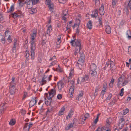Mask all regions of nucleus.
Returning a JSON list of instances; mask_svg holds the SVG:
<instances>
[{
	"mask_svg": "<svg viewBox=\"0 0 131 131\" xmlns=\"http://www.w3.org/2000/svg\"><path fill=\"white\" fill-rule=\"evenodd\" d=\"M73 37V40H71L70 43L72 46H73L74 47H75V51L74 52V54L76 55L77 54L79 53L80 54V51L81 50L82 48L80 40H76L75 36H74Z\"/></svg>",
	"mask_w": 131,
	"mask_h": 131,
	"instance_id": "1",
	"label": "nucleus"
},
{
	"mask_svg": "<svg viewBox=\"0 0 131 131\" xmlns=\"http://www.w3.org/2000/svg\"><path fill=\"white\" fill-rule=\"evenodd\" d=\"M106 124L104 126L100 127H99L95 131H111V122L108 119H107L106 121Z\"/></svg>",
	"mask_w": 131,
	"mask_h": 131,
	"instance_id": "2",
	"label": "nucleus"
},
{
	"mask_svg": "<svg viewBox=\"0 0 131 131\" xmlns=\"http://www.w3.org/2000/svg\"><path fill=\"white\" fill-rule=\"evenodd\" d=\"M34 40H32L31 41V58L32 59H33L34 58L35 52L34 51L36 49L35 45V44Z\"/></svg>",
	"mask_w": 131,
	"mask_h": 131,
	"instance_id": "3",
	"label": "nucleus"
},
{
	"mask_svg": "<svg viewBox=\"0 0 131 131\" xmlns=\"http://www.w3.org/2000/svg\"><path fill=\"white\" fill-rule=\"evenodd\" d=\"M54 89H51L50 91H48V93H45V94L46 97H49V98H52L56 94V91Z\"/></svg>",
	"mask_w": 131,
	"mask_h": 131,
	"instance_id": "4",
	"label": "nucleus"
},
{
	"mask_svg": "<svg viewBox=\"0 0 131 131\" xmlns=\"http://www.w3.org/2000/svg\"><path fill=\"white\" fill-rule=\"evenodd\" d=\"M125 77H124V76H121L118 78V84H117V86L118 87H121V83H120V82H123L124 80H125Z\"/></svg>",
	"mask_w": 131,
	"mask_h": 131,
	"instance_id": "5",
	"label": "nucleus"
},
{
	"mask_svg": "<svg viewBox=\"0 0 131 131\" xmlns=\"http://www.w3.org/2000/svg\"><path fill=\"white\" fill-rule=\"evenodd\" d=\"M37 100L36 99V98L34 97L32 99V100L29 102V106L31 107L33 106L35 104H36L37 102Z\"/></svg>",
	"mask_w": 131,
	"mask_h": 131,
	"instance_id": "6",
	"label": "nucleus"
},
{
	"mask_svg": "<svg viewBox=\"0 0 131 131\" xmlns=\"http://www.w3.org/2000/svg\"><path fill=\"white\" fill-rule=\"evenodd\" d=\"M27 3V8L28 9H30L31 8L34 4L29 0H26L24 3Z\"/></svg>",
	"mask_w": 131,
	"mask_h": 131,
	"instance_id": "7",
	"label": "nucleus"
},
{
	"mask_svg": "<svg viewBox=\"0 0 131 131\" xmlns=\"http://www.w3.org/2000/svg\"><path fill=\"white\" fill-rule=\"evenodd\" d=\"M21 12L20 11H19L18 12H15L12 14V16L14 18H16L18 17H20L21 15L20 14Z\"/></svg>",
	"mask_w": 131,
	"mask_h": 131,
	"instance_id": "8",
	"label": "nucleus"
},
{
	"mask_svg": "<svg viewBox=\"0 0 131 131\" xmlns=\"http://www.w3.org/2000/svg\"><path fill=\"white\" fill-rule=\"evenodd\" d=\"M15 89L14 85H10L9 88V93L11 95L14 94L15 92Z\"/></svg>",
	"mask_w": 131,
	"mask_h": 131,
	"instance_id": "9",
	"label": "nucleus"
},
{
	"mask_svg": "<svg viewBox=\"0 0 131 131\" xmlns=\"http://www.w3.org/2000/svg\"><path fill=\"white\" fill-rule=\"evenodd\" d=\"M108 64H109L110 67V69H112L113 70L115 69V67L114 63L112 61L110 60L108 61Z\"/></svg>",
	"mask_w": 131,
	"mask_h": 131,
	"instance_id": "10",
	"label": "nucleus"
},
{
	"mask_svg": "<svg viewBox=\"0 0 131 131\" xmlns=\"http://www.w3.org/2000/svg\"><path fill=\"white\" fill-rule=\"evenodd\" d=\"M47 99H45V103L47 105L51 104L52 102V98H49V97H46Z\"/></svg>",
	"mask_w": 131,
	"mask_h": 131,
	"instance_id": "11",
	"label": "nucleus"
},
{
	"mask_svg": "<svg viewBox=\"0 0 131 131\" xmlns=\"http://www.w3.org/2000/svg\"><path fill=\"white\" fill-rule=\"evenodd\" d=\"M99 13L100 15H104L105 11L104 10V7L102 4L101 5V7L99 8Z\"/></svg>",
	"mask_w": 131,
	"mask_h": 131,
	"instance_id": "12",
	"label": "nucleus"
},
{
	"mask_svg": "<svg viewBox=\"0 0 131 131\" xmlns=\"http://www.w3.org/2000/svg\"><path fill=\"white\" fill-rule=\"evenodd\" d=\"M92 22L91 20H89L87 23V27L89 29H91L92 28Z\"/></svg>",
	"mask_w": 131,
	"mask_h": 131,
	"instance_id": "13",
	"label": "nucleus"
},
{
	"mask_svg": "<svg viewBox=\"0 0 131 131\" xmlns=\"http://www.w3.org/2000/svg\"><path fill=\"white\" fill-rule=\"evenodd\" d=\"M57 85L59 90H61L64 86L63 83L62 81H60L58 82L57 83Z\"/></svg>",
	"mask_w": 131,
	"mask_h": 131,
	"instance_id": "14",
	"label": "nucleus"
},
{
	"mask_svg": "<svg viewBox=\"0 0 131 131\" xmlns=\"http://www.w3.org/2000/svg\"><path fill=\"white\" fill-rule=\"evenodd\" d=\"M74 89L73 88H70V89H69V94L70 96V97L71 98L73 97V94L74 93Z\"/></svg>",
	"mask_w": 131,
	"mask_h": 131,
	"instance_id": "15",
	"label": "nucleus"
},
{
	"mask_svg": "<svg viewBox=\"0 0 131 131\" xmlns=\"http://www.w3.org/2000/svg\"><path fill=\"white\" fill-rule=\"evenodd\" d=\"M71 78H70V80L69 81V82H70L71 84V86H70V88H73L74 89V87L75 86V84L74 80L73 79L71 80Z\"/></svg>",
	"mask_w": 131,
	"mask_h": 131,
	"instance_id": "16",
	"label": "nucleus"
},
{
	"mask_svg": "<svg viewBox=\"0 0 131 131\" xmlns=\"http://www.w3.org/2000/svg\"><path fill=\"white\" fill-rule=\"evenodd\" d=\"M105 31L106 32L107 34H110L111 32V29L109 26H105Z\"/></svg>",
	"mask_w": 131,
	"mask_h": 131,
	"instance_id": "17",
	"label": "nucleus"
},
{
	"mask_svg": "<svg viewBox=\"0 0 131 131\" xmlns=\"http://www.w3.org/2000/svg\"><path fill=\"white\" fill-rule=\"evenodd\" d=\"M46 2L47 3V5H48V7L51 10L53 9L52 7V4H51L50 3V0H46Z\"/></svg>",
	"mask_w": 131,
	"mask_h": 131,
	"instance_id": "18",
	"label": "nucleus"
},
{
	"mask_svg": "<svg viewBox=\"0 0 131 131\" xmlns=\"http://www.w3.org/2000/svg\"><path fill=\"white\" fill-rule=\"evenodd\" d=\"M84 56L81 54L80 58L79 59L78 62L84 63Z\"/></svg>",
	"mask_w": 131,
	"mask_h": 131,
	"instance_id": "19",
	"label": "nucleus"
},
{
	"mask_svg": "<svg viewBox=\"0 0 131 131\" xmlns=\"http://www.w3.org/2000/svg\"><path fill=\"white\" fill-rule=\"evenodd\" d=\"M84 56L81 54L80 58L79 59L78 62L84 63Z\"/></svg>",
	"mask_w": 131,
	"mask_h": 131,
	"instance_id": "20",
	"label": "nucleus"
},
{
	"mask_svg": "<svg viewBox=\"0 0 131 131\" xmlns=\"http://www.w3.org/2000/svg\"><path fill=\"white\" fill-rule=\"evenodd\" d=\"M74 74V70L73 69H71L70 71V73H69V76L68 77V82H69L70 80V79L71 78V76L73 75Z\"/></svg>",
	"mask_w": 131,
	"mask_h": 131,
	"instance_id": "21",
	"label": "nucleus"
},
{
	"mask_svg": "<svg viewBox=\"0 0 131 131\" xmlns=\"http://www.w3.org/2000/svg\"><path fill=\"white\" fill-rule=\"evenodd\" d=\"M90 70H96L97 66L94 63H92L90 66Z\"/></svg>",
	"mask_w": 131,
	"mask_h": 131,
	"instance_id": "22",
	"label": "nucleus"
},
{
	"mask_svg": "<svg viewBox=\"0 0 131 131\" xmlns=\"http://www.w3.org/2000/svg\"><path fill=\"white\" fill-rule=\"evenodd\" d=\"M85 119H86L84 118H83V117H81L80 119V123L82 124H83L85 122Z\"/></svg>",
	"mask_w": 131,
	"mask_h": 131,
	"instance_id": "23",
	"label": "nucleus"
},
{
	"mask_svg": "<svg viewBox=\"0 0 131 131\" xmlns=\"http://www.w3.org/2000/svg\"><path fill=\"white\" fill-rule=\"evenodd\" d=\"M90 73L92 76H96L97 74V72L96 70H90Z\"/></svg>",
	"mask_w": 131,
	"mask_h": 131,
	"instance_id": "24",
	"label": "nucleus"
},
{
	"mask_svg": "<svg viewBox=\"0 0 131 131\" xmlns=\"http://www.w3.org/2000/svg\"><path fill=\"white\" fill-rule=\"evenodd\" d=\"M78 66L80 69H82L83 68L84 65V63L77 62Z\"/></svg>",
	"mask_w": 131,
	"mask_h": 131,
	"instance_id": "25",
	"label": "nucleus"
},
{
	"mask_svg": "<svg viewBox=\"0 0 131 131\" xmlns=\"http://www.w3.org/2000/svg\"><path fill=\"white\" fill-rule=\"evenodd\" d=\"M28 123H26L24 128V130H28V131H29V127L28 126Z\"/></svg>",
	"mask_w": 131,
	"mask_h": 131,
	"instance_id": "26",
	"label": "nucleus"
},
{
	"mask_svg": "<svg viewBox=\"0 0 131 131\" xmlns=\"http://www.w3.org/2000/svg\"><path fill=\"white\" fill-rule=\"evenodd\" d=\"M98 10L96 9L95 10V12L94 14H92L91 15V16L92 17H97V16H98Z\"/></svg>",
	"mask_w": 131,
	"mask_h": 131,
	"instance_id": "27",
	"label": "nucleus"
},
{
	"mask_svg": "<svg viewBox=\"0 0 131 131\" xmlns=\"http://www.w3.org/2000/svg\"><path fill=\"white\" fill-rule=\"evenodd\" d=\"M126 35L129 39H131V31L130 30L127 31L126 33Z\"/></svg>",
	"mask_w": 131,
	"mask_h": 131,
	"instance_id": "28",
	"label": "nucleus"
},
{
	"mask_svg": "<svg viewBox=\"0 0 131 131\" xmlns=\"http://www.w3.org/2000/svg\"><path fill=\"white\" fill-rule=\"evenodd\" d=\"M88 78V76L87 75H85L82 78L81 81L82 82H83L87 80Z\"/></svg>",
	"mask_w": 131,
	"mask_h": 131,
	"instance_id": "29",
	"label": "nucleus"
},
{
	"mask_svg": "<svg viewBox=\"0 0 131 131\" xmlns=\"http://www.w3.org/2000/svg\"><path fill=\"white\" fill-rule=\"evenodd\" d=\"M72 22L71 21L69 22V24H67V25L66 27V30H67L68 29L70 30L71 26V23Z\"/></svg>",
	"mask_w": 131,
	"mask_h": 131,
	"instance_id": "30",
	"label": "nucleus"
},
{
	"mask_svg": "<svg viewBox=\"0 0 131 131\" xmlns=\"http://www.w3.org/2000/svg\"><path fill=\"white\" fill-rule=\"evenodd\" d=\"M80 23V21L79 19L76 20L74 23L75 25L77 26L79 28Z\"/></svg>",
	"mask_w": 131,
	"mask_h": 131,
	"instance_id": "31",
	"label": "nucleus"
},
{
	"mask_svg": "<svg viewBox=\"0 0 131 131\" xmlns=\"http://www.w3.org/2000/svg\"><path fill=\"white\" fill-rule=\"evenodd\" d=\"M65 110V108H63L61 109L59 112V115L60 116L63 115V114Z\"/></svg>",
	"mask_w": 131,
	"mask_h": 131,
	"instance_id": "32",
	"label": "nucleus"
},
{
	"mask_svg": "<svg viewBox=\"0 0 131 131\" xmlns=\"http://www.w3.org/2000/svg\"><path fill=\"white\" fill-rule=\"evenodd\" d=\"M53 110V107L51 106L47 108L46 112L47 113H50L51 111H52Z\"/></svg>",
	"mask_w": 131,
	"mask_h": 131,
	"instance_id": "33",
	"label": "nucleus"
},
{
	"mask_svg": "<svg viewBox=\"0 0 131 131\" xmlns=\"http://www.w3.org/2000/svg\"><path fill=\"white\" fill-rule=\"evenodd\" d=\"M112 6L114 8L115 6L117 0H112Z\"/></svg>",
	"mask_w": 131,
	"mask_h": 131,
	"instance_id": "34",
	"label": "nucleus"
},
{
	"mask_svg": "<svg viewBox=\"0 0 131 131\" xmlns=\"http://www.w3.org/2000/svg\"><path fill=\"white\" fill-rule=\"evenodd\" d=\"M64 12L65 11H64L62 13V15H62V18L64 20L65 22L66 23V14H64Z\"/></svg>",
	"mask_w": 131,
	"mask_h": 131,
	"instance_id": "35",
	"label": "nucleus"
},
{
	"mask_svg": "<svg viewBox=\"0 0 131 131\" xmlns=\"http://www.w3.org/2000/svg\"><path fill=\"white\" fill-rule=\"evenodd\" d=\"M14 6L13 5H12L11 7H10L9 9L8 10H7V12L8 13H9L11 11H13L14 10Z\"/></svg>",
	"mask_w": 131,
	"mask_h": 131,
	"instance_id": "36",
	"label": "nucleus"
},
{
	"mask_svg": "<svg viewBox=\"0 0 131 131\" xmlns=\"http://www.w3.org/2000/svg\"><path fill=\"white\" fill-rule=\"evenodd\" d=\"M33 4H34V5H35L37 4L38 2L39 1V0H29Z\"/></svg>",
	"mask_w": 131,
	"mask_h": 131,
	"instance_id": "37",
	"label": "nucleus"
},
{
	"mask_svg": "<svg viewBox=\"0 0 131 131\" xmlns=\"http://www.w3.org/2000/svg\"><path fill=\"white\" fill-rule=\"evenodd\" d=\"M128 81L127 80H126L125 79L122 84V86H123L127 84L128 83Z\"/></svg>",
	"mask_w": 131,
	"mask_h": 131,
	"instance_id": "38",
	"label": "nucleus"
},
{
	"mask_svg": "<svg viewBox=\"0 0 131 131\" xmlns=\"http://www.w3.org/2000/svg\"><path fill=\"white\" fill-rule=\"evenodd\" d=\"M83 93L82 91H81L80 92V93L79 94V96L76 99L77 100H79V98L80 97H81L83 96Z\"/></svg>",
	"mask_w": 131,
	"mask_h": 131,
	"instance_id": "39",
	"label": "nucleus"
},
{
	"mask_svg": "<svg viewBox=\"0 0 131 131\" xmlns=\"http://www.w3.org/2000/svg\"><path fill=\"white\" fill-rule=\"evenodd\" d=\"M15 123V120H13V119H12L9 122V124L11 125H14Z\"/></svg>",
	"mask_w": 131,
	"mask_h": 131,
	"instance_id": "40",
	"label": "nucleus"
},
{
	"mask_svg": "<svg viewBox=\"0 0 131 131\" xmlns=\"http://www.w3.org/2000/svg\"><path fill=\"white\" fill-rule=\"evenodd\" d=\"M124 124V123H118V126L120 129H122V128L123 127Z\"/></svg>",
	"mask_w": 131,
	"mask_h": 131,
	"instance_id": "41",
	"label": "nucleus"
},
{
	"mask_svg": "<svg viewBox=\"0 0 131 131\" xmlns=\"http://www.w3.org/2000/svg\"><path fill=\"white\" fill-rule=\"evenodd\" d=\"M74 123H71L68 124L67 126L68 127V129L69 128L72 127L73 126V125L74 124Z\"/></svg>",
	"mask_w": 131,
	"mask_h": 131,
	"instance_id": "42",
	"label": "nucleus"
},
{
	"mask_svg": "<svg viewBox=\"0 0 131 131\" xmlns=\"http://www.w3.org/2000/svg\"><path fill=\"white\" fill-rule=\"evenodd\" d=\"M25 53L26 54L25 56L26 58V59H28V58L29 57V56L30 55V54H29V52L26 51L25 52Z\"/></svg>",
	"mask_w": 131,
	"mask_h": 131,
	"instance_id": "43",
	"label": "nucleus"
},
{
	"mask_svg": "<svg viewBox=\"0 0 131 131\" xmlns=\"http://www.w3.org/2000/svg\"><path fill=\"white\" fill-rule=\"evenodd\" d=\"M36 9L35 8H32L30 11V14H32L35 13L36 11Z\"/></svg>",
	"mask_w": 131,
	"mask_h": 131,
	"instance_id": "44",
	"label": "nucleus"
},
{
	"mask_svg": "<svg viewBox=\"0 0 131 131\" xmlns=\"http://www.w3.org/2000/svg\"><path fill=\"white\" fill-rule=\"evenodd\" d=\"M129 110V109L128 108L126 109L125 110H124L123 111V113L124 114V115L126 114L128 112Z\"/></svg>",
	"mask_w": 131,
	"mask_h": 131,
	"instance_id": "45",
	"label": "nucleus"
},
{
	"mask_svg": "<svg viewBox=\"0 0 131 131\" xmlns=\"http://www.w3.org/2000/svg\"><path fill=\"white\" fill-rule=\"evenodd\" d=\"M124 123V124L125 123V121L124 119V118H121L119 120V123Z\"/></svg>",
	"mask_w": 131,
	"mask_h": 131,
	"instance_id": "46",
	"label": "nucleus"
},
{
	"mask_svg": "<svg viewBox=\"0 0 131 131\" xmlns=\"http://www.w3.org/2000/svg\"><path fill=\"white\" fill-rule=\"evenodd\" d=\"M54 70L58 71L59 72H61L62 71L60 67H57L56 70L53 69Z\"/></svg>",
	"mask_w": 131,
	"mask_h": 131,
	"instance_id": "47",
	"label": "nucleus"
},
{
	"mask_svg": "<svg viewBox=\"0 0 131 131\" xmlns=\"http://www.w3.org/2000/svg\"><path fill=\"white\" fill-rule=\"evenodd\" d=\"M110 68L109 66V64H108V61L106 63V64L105 65V67H104V69L105 70L106 68Z\"/></svg>",
	"mask_w": 131,
	"mask_h": 131,
	"instance_id": "48",
	"label": "nucleus"
},
{
	"mask_svg": "<svg viewBox=\"0 0 131 131\" xmlns=\"http://www.w3.org/2000/svg\"><path fill=\"white\" fill-rule=\"evenodd\" d=\"M123 88H122L120 91V95L121 96H122L123 95V91H124Z\"/></svg>",
	"mask_w": 131,
	"mask_h": 131,
	"instance_id": "49",
	"label": "nucleus"
},
{
	"mask_svg": "<svg viewBox=\"0 0 131 131\" xmlns=\"http://www.w3.org/2000/svg\"><path fill=\"white\" fill-rule=\"evenodd\" d=\"M67 0H59L58 1L60 3L64 4L67 1Z\"/></svg>",
	"mask_w": 131,
	"mask_h": 131,
	"instance_id": "50",
	"label": "nucleus"
},
{
	"mask_svg": "<svg viewBox=\"0 0 131 131\" xmlns=\"http://www.w3.org/2000/svg\"><path fill=\"white\" fill-rule=\"evenodd\" d=\"M27 93L26 92H24V95H23V97L22 98V100H24L25 99L27 96Z\"/></svg>",
	"mask_w": 131,
	"mask_h": 131,
	"instance_id": "51",
	"label": "nucleus"
},
{
	"mask_svg": "<svg viewBox=\"0 0 131 131\" xmlns=\"http://www.w3.org/2000/svg\"><path fill=\"white\" fill-rule=\"evenodd\" d=\"M21 113L22 115H24L26 113V110H25L22 109L21 111Z\"/></svg>",
	"mask_w": 131,
	"mask_h": 131,
	"instance_id": "52",
	"label": "nucleus"
},
{
	"mask_svg": "<svg viewBox=\"0 0 131 131\" xmlns=\"http://www.w3.org/2000/svg\"><path fill=\"white\" fill-rule=\"evenodd\" d=\"M46 79H43L42 78V83L41 84V85H43L45 84L46 83Z\"/></svg>",
	"mask_w": 131,
	"mask_h": 131,
	"instance_id": "53",
	"label": "nucleus"
},
{
	"mask_svg": "<svg viewBox=\"0 0 131 131\" xmlns=\"http://www.w3.org/2000/svg\"><path fill=\"white\" fill-rule=\"evenodd\" d=\"M68 61V59L67 58H65L63 60V62H62L64 64H66V63H67V62Z\"/></svg>",
	"mask_w": 131,
	"mask_h": 131,
	"instance_id": "54",
	"label": "nucleus"
},
{
	"mask_svg": "<svg viewBox=\"0 0 131 131\" xmlns=\"http://www.w3.org/2000/svg\"><path fill=\"white\" fill-rule=\"evenodd\" d=\"M57 97L59 99H61L62 97V95L61 94H59L58 95Z\"/></svg>",
	"mask_w": 131,
	"mask_h": 131,
	"instance_id": "55",
	"label": "nucleus"
},
{
	"mask_svg": "<svg viewBox=\"0 0 131 131\" xmlns=\"http://www.w3.org/2000/svg\"><path fill=\"white\" fill-rule=\"evenodd\" d=\"M0 40H1L2 43H3V44H4L5 41V37H4V38H2V39L1 38H0Z\"/></svg>",
	"mask_w": 131,
	"mask_h": 131,
	"instance_id": "56",
	"label": "nucleus"
},
{
	"mask_svg": "<svg viewBox=\"0 0 131 131\" xmlns=\"http://www.w3.org/2000/svg\"><path fill=\"white\" fill-rule=\"evenodd\" d=\"M128 47V53L129 54L131 55V46L129 47Z\"/></svg>",
	"mask_w": 131,
	"mask_h": 131,
	"instance_id": "57",
	"label": "nucleus"
},
{
	"mask_svg": "<svg viewBox=\"0 0 131 131\" xmlns=\"http://www.w3.org/2000/svg\"><path fill=\"white\" fill-rule=\"evenodd\" d=\"M17 44V40L16 39H15L14 43V46L13 47H15L16 48V45Z\"/></svg>",
	"mask_w": 131,
	"mask_h": 131,
	"instance_id": "58",
	"label": "nucleus"
},
{
	"mask_svg": "<svg viewBox=\"0 0 131 131\" xmlns=\"http://www.w3.org/2000/svg\"><path fill=\"white\" fill-rule=\"evenodd\" d=\"M102 18L100 17L98 19V22H99V23L100 25L102 24Z\"/></svg>",
	"mask_w": 131,
	"mask_h": 131,
	"instance_id": "59",
	"label": "nucleus"
},
{
	"mask_svg": "<svg viewBox=\"0 0 131 131\" xmlns=\"http://www.w3.org/2000/svg\"><path fill=\"white\" fill-rule=\"evenodd\" d=\"M8 41L9 42H11L12 41V40H11V38L10 36V35H9V36L8 38Z\"/></svg>",
	"mask_w": 131,
	"mask_h": 131,
	"instance_id": "60",
	"label": "nucleus"
},
{
	"mask_svg": "<svg viewBox=\"0 0 131 131\" xmlns=\"http://www.w3.org/2000/svg\"><path fill=\"white\" fill-rule=\"evenodd\" d=\"M89 116V114L88 113H86L84 115V118L85 119L86 118H88Z\"/></svg>",
	"mask_w": 131,
	"mask_h": 131,
	"instance_id": "61",
	"label": "nucleus"
},
{
	"mask_svg": "<svg viewBox=\"0 0 131 131\" xmlns=\"http://www.w3.org/2000/svg\"><path fill=\"white\" fill-rule=\"evenodd\" d=\"M72 115L71 114V113H69L68 115L66 117V118L67 119H68V118L69 117V118H70L71 117V116Z\"/></svg>",
	"mask_w": 131,
	"mask_h": 131,
	"instance_id": "62",
	"label": "nucleus"
},
{
	"mask_svg": "<svg viewBox=\"0 0 131 131\" xmlns=\"http://www.w3.org/2000/svg\"><path fill=\"white\" fill-rule=\"evenodd\" d=\"M52 30V26L50 25L48 27V29H47V30L49 31L50 32V30Z\"/></svg>",
	"mask_w": 131,
	"mask_h": 131,
	"instance_id": "63",
	"label": "nucleus"
},
{
	"mask_svg": "<svg viewBox=\"0 0 131 131\" xmlns=\"http://www.w3.org/2000/svg\"><path fill=\"white\" fill-rule=\"evenodd\" d=\"M128 5L129 9L131 10V2H129Z\"/></svg>",
	"mask_w": 131,
	"mask_h": 131,
	"instance_id": "64",
	"label": "nucleus"
}]
</instances>
